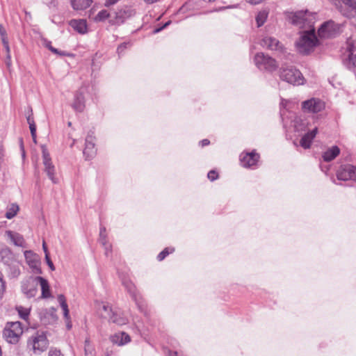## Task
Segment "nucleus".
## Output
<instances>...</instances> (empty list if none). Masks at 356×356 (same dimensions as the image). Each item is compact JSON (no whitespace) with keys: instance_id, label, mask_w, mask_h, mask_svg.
<instances>
[{"instance_id":"1","label":"nucleus","mask_w":356,"mask_h":356,"mask_svg":"<svg viewBox=\"0 0 356 356\" xmlns=\"http://www.w3.org/2000/svg\"><path fill=\"white\" fill-rule=\"evenodd\" d=\"M309 15L308 10L287 13V18L292 24L298 26L300 29L307 28L296 42L298 51L303 55L309 54L312 50V24L308 19Z\"/></svg>"},{"instance_id":"2","label":"nucleus","mask_w":356,"mask_h":356,"mask_svg":"<svg viewBox=\"0 0 356 356\" xmlns=\"http://www.w3.org/2000/svg\"><path fill=\"white\" fill-rule=\"evenodd\" d=\"M339 28L333 20L324 22L318 29L317 33L313 26V52L316 47L323 44V40L334 38L339 33Z\"/></svg>"},{"instance_id":"3","label":"nucleus","mask_w":356,"mask_h":356,"mask_svg":"<svg viewBox=\"0 0 356 356\" xmlns=\"http://www.w3.org/2000/svg\"><path fill=\"white\" fill-rule=\"evenodd\" d=\"M260 44L268 50L274 51L277 56L281 59L291 60V54L286 50V48L275 38L272 36H265L261 41Z\"/></svg>"},{"instance_id":"4","label":"nucleus","mask_w":356,"mask_h":356,"mask_svg":"<svg viewBox=\"0 0 356 356\" xmlns=\"http://www.w3.org/2000/svg\"><path fill=\"white\" fill-rule=\"evenodd\" d=\"M279 72L280 79L290 84L299 86L304 83L305 79L302 73L293 66H282Z\"/></svg>"},{"instance_id":"5","label":"nucleus","mask_w":356,"mask_h":356,"mask_svg":"<svg viewBox=\"0 0 356 356\" xmlns=\"http://www.w3.org/2000/svg\"><path fill=\"white\" fill-rule=\"evenodd\" d=\"M23 334V328L19 321L8 322L3 331V337L10 343H17Z\"/></svg>"},{"instance_id":"6","label":"nucleus","mask_w":356,"mask_h":356,"mask_svg":"<svg viewBox=\"0 0 356 356\" xmlns=\"http://www.w3.org/2000/svg\"><path fill=\"white\" fill-rule=\"evenodd\" d=\"M48 345V339L43 332L35 333L34 335H32L27 341V347L30 350H32L35 355H40L45 351Z\"/></svg>"},{"instance_id":"7","label":"nucleus","mask_w":356,"mask_h":356,"mask_svg":"<svg viewBox=\"0 0 356 356\" xmlns=\"http://www.w3.org/2000/svg\"><path fill=\"white\" fill-rule=\"evenodd\" d=\"M254 61L259 69L269 72L275 71L278 67L275 59L262 52L257 53L254 56Z\"/></svg>"},{"instance_id":"8","label":"nucleus","mask_w":356,"mask_h":356,"mask_svg":"<svg viewBox=\"0 0 356 356\" xmlns=\"http://www.w3.org/2000/svg\"><path fill=\"white\" fill-rule=\"evenodd\" d=\"M336 175L338 180H353L356 182V166L350 164L341 165L337 170Z\"/></svg>"},{"instance_id":"9","label":"nucleus","mask_w":356,"mask_h":356,"mask_svg":"<svg viewBox=\"0 0 356 356\" xmlns=\"http://www.w3.org/2000/svg\"><path fill=\"white\" fill-rule=\"evenodd\" d=\"M38 280L36 277H29L22 282V291L28 298H33L38 293Z\"/></svg>"},{"instance_id":"10","label":"nucleus","mask_w":356,"mask_h":356,"mask_svg":"<svg viewBox=\"0 0 356 356\" xmlns=\"http://www.w3.org/2000/svg\"><path fill=\"white\" fill-rule=\"evenodd\" d=\"M325 108V102L322 99L313 97V124L318 122L320 118H325L327 115L323 111Z\"/></svg>"},{"instance_id":"11","label":"nucleus","mask_w":356,"mask_h":356,"mask_svg":"<svg viewBox=\"0 0 356 356\" xmlns=\"http://www.w3.org/2000/svg\"><path fill=\"white\" fill-rule=\"evenodd\" d=\"M43 164L44 165V171L46 172L48 177L52 181L53 183L57 184L58 180L54 177L55 167L51 161V158L48 152L43 149L42 150Z\"/></svg>"},{"instance_id":"12","label":"nucleus","mask_w":356,"mask_h":356,"mask_svg":"<svg viewBox=\"0 0 356 356\" xmlns=\"http://www.w3.org/2000/svg\"><path fill=\"white\" fill-rule=\"evenodd\" d=\"M26 263L35 274H41L42 270L40 267L38 256L31 250H26L24 252Z\"/></svg>"},{"instance_id":"13","label":"nucleus","mask_w":356,"mask_h":356,"mask_svg":"<svg viewBox=\"0 0 356 356\" xmlns=\"http://www.w3.org/2000/svg\"><path fill=\"white\" fill-rule=\"evenodd\" d=\"M259 155L254 152L246 153L241 156V163L243 167L250 168L254 165L258 161Z\"/></svg>"},{"instance_id":"14","label":"nucleus","mask_w":356,"mask_h":356,"mask_svg":"<svg viewBox=\"0 0 356 356\" xmlns=\"http://www.w3.org/2000/svg\"><path fill=\"white\" fill-rule=\"evenodd\" d=\"M72 107L76 112H83L85 108V98L83 92L77 91L74 95Z\"/></svg>"},{"instance_id":"15","label":"nucleus","mask_w":356,"mask_h":356,"mask_svg":"<svg viewBox=\"0 0 356 356\" xmlns=\"http://www.w3.org/2000/svg\"><path fill=\"white\" fill-rule=\"evenodd\" d=\"M109 321L118 325H123L128 323V319L120 311L110 309Z\"/></svg>"},{"instance_id":"16","label":"nucleus","mask_w":356,"mask_h":356,"mask_svg":"<svg viewBox=\"0 0 356 356\" xmlns=\"http://www.w3.org/2000/svg\"><path fill=\"white\" fill-rule=\"evenodd\" d=\"M6 234L15 245L22 248L25 246L24 238L20 234L10 230H7L6 232Z\"/></svg>"},{"instance_id":"17","label":"nucleus","mask_w":356,"mask_h":356,"mask_svg":"<svg viewBox=\"0 0 356 356\" xmlns=\"http://www.w3.org/2000/svg\"><path fill=\"white\" fill-rule=\"evenodd\" d=\"M339 154L340 148L337 145H333L323 152L322 158L325 162H330L338 156Z\"/></svg>"},{"instance_id":"18","label":"nucleus","mask_w":356,"mask_h":356,"mask_svg":"<svg viewBox=\"0 0 356 356\" xmlns=\"http://www.w3.org/2000/svg\"><path fill=\"white\" fill-rule=\"evenodd\" d=\"M0 257L2 262L6 265H10L14 259L12 251L6 245L0 248Z\"/></svg>"},{"instance_id":"19","label":"nucleus","mask_w":356,"mask_h":356,"mask_svg":"<svg viewBox=\"0 0 356 356\" xmlns=\"http://www.w3.org/2000/svg\"><path fill=\"white\" fill-rule=\"evenodd\" d=\"M58 301L59 302L60 305L62 309L63 310L64 317H65V320L67 321V329L70 330L72 327V324H71L70 321H69V319H70L69 309H68L67 304L66 302L65 297L62 294L59 295L58 296Z\"/></svg>"},{"instance_id":"20","label":"nucleus","mask_w":356,"mask_h":356,"mask_svg":"<svg viewBox=\"0 0 356 356\" xmlns=\"http://www.w3.org/2000/svg\"><path fill=\"white\" fill-rule=\"evenodd\" d=\"M70 25L81 34L87 32V24L85 19H72L70 22Z\"/></svg>"},{"instance_id":"21","label":"nucleus","mask_w":356,"mask_h":356,"mask_svg":"<svg viewBox=\"0 0 356 356\" xmlns=\"http://www.w3.org/2000/svg\"><path fill=\"white\" fill-rule=\"evenodd\" d=\"M36 280H38V284H40L42 290V298H47L51 296L49 285L48 281L42 277L38 276Z\"/></svg>"},{"instance_id":"22","label":"nucleus","mask_w":356,"mask_h":356,"mask_svg":"<svg viewBox=\"0 0 356 356\" xmlns=\"http://www.w3.org/2000/svg\"><path fill=\"white\" fill-rule=\"evenodd\" d=\"M71 5L74 10H82L88 8L92 3V0H70Z\"/></svg>"},{"instance_id":"23","label":"nucleus","mask_w":356,"mask_h":356,"mask_svg":"<svg viewBox=\"0 0 356 356\" xmlns=\"http://www.w3.org/2000/svg\"><path fill=\"white\" fill-rule=\"evenodd\" d=\"M83 153L84 156L86 157V159H91L96 154L95 143H91L90 142V140H88V143H86V146Z\"/></svg>"},{"instance_id":"24","label":"nucleus","mask_w":356,"mask_h":356,"mask_svg":"<svg viewBox=\"0 0 356 356\" xmlns=\"http://www.w3.org/2000/svg\"><path fill=\"white\" fill-rule=\"evenodd\" d=\"M112 341L118 345H124L130 341V337L124 332H121L113 335Z\"/></svg>"},{"instance_id":"25","label":"nucleus","mask_w":356,"mask_h":356,"mask_svg":"<svg viewBox=\"0 0 356 356\" xmlns=\"http://www.w3.org/2000/svg\"><path fill=\"white\" fill-rule=\"evenodd\" d=\"M343 65L350 71L356 70V54L351 56H346L342 60Z\"/></svg>"},{"instance_id":"26","label":"nucleus","mask_w":356,"mask_h":356,"mask_svg":"<svg viewBox=\"0 0 356 356\" xmlns=\"http://www.w3.org/2000/svg\"><path fill=\"white\" fill-rule=\"evenodd\" d=\"M122 283L124 285V286L126 288L127 291L129 293V294L131 296V297L136 300V289L135 285L133 284V282L127 278H122Z\"/></svg>"},{"instance_id":"27","label":"nucleus","mask_w":356,"mask_h":356,"mask_svg":"<svg viewBox=\"0 0 356 356\" xmlns=\"http://www.w3.org/2000/svg\"><path fill=\"white\" fill-rule=\"evenodd\" d=\"M300 145L304 149H309L312 145V131L307 129L300 140Z\"/></svg>"},{"instance_id":"28","label":"nucleus","mask_w":356,"mask_h":356,"mask_svg":"<svg viewBox=\"0 0 356 356\" xmlns=\"http://www.w3.org/2000/svg\"><path fill=\"white\" fill-rule=\"evenodd\" d=\"M19 210V206L16 203H12L7 206L5 217L8 219L13 218Z\"/></svg>"},{"instance_id":"29","label":"nucleus","mask_w":356,"mask_h":356,"mask_svg":"<svg viewBox=\"0 0 356 356\" xmlns=\"http://www.w3.org/2000/svg\"><path fill=\"white\" fill-rule=\"evenodd\" d=\"M346 52L347 53V56H351L353 54H356V45L354 40L351 39L347 40Z\"/></svg>"},{"instance_id":"30","label":"nucleus","mask_w":356,"mask_h":356,"mask_svg":"<svg viewBox=\"0 0 356 356\" xmlns=\"http://www.w3.org/2000/svg\"><path fill=\"white\" fill-rule=\"evenodd\" d=\"M132 10L128 8L120 10L116 13V18L123 22L126 18L129 17L132 15Z\"/></svg>"},{"instance_id":"31","label":"nucleus","mask_w":356,"mask_h":356,"mask_svg":"<svg viewBox=\"0 0 356 356\" xmlns=\"http://www.w3.org/2000/svg\"><path fill=\"white\" fill-rule=\"evenodd\" d=\"M268 12L266 10L260 11L257 14L256 17V22L258 27L261 26L266 22L268 17Z\"/></svg>"},{"instance_id":"32","label":"nucleus","mask_w":356,"mask_h":356,"mask_svg":"<svg viewBox=\"0 0 356 356\" xmlns=\"http://www.w3.org/2000/svg\"><path fill=\"white\" fill-rule=\"evenodd\" d=\"M16 309L22 319L25 321L28 320L30 314V309L23 307L22 306H17Z\"/></svg>"},{"instance_id":"33","label":"nucleus","mask_w":356,"mask_h":356,"mask_svg":"<svg viewBox=\"0 0 356 356\" xmlns=\"http://www.w3.org/2000/svg\"><path fill=\"white\" fill-rule=\"evenodd\" d=\"M85 355L86 356H95V350L92 346L90 345V340L86 339L85 340Z\"/></svg>"},{"instance_id":"34","label":"nucleus","mask_w":356,"mask_h":356,"mask_svg":"<svg viewBox=\"0 0 356 356\" xmlns=\"http://www.w3.org/2000/svg\"><path fill=\"white\" fill-rule=\"evenodd\" d=\"M100 243L104 246L105 249V254L106 256L108 255V252L111 249V245L107 242L106 236H99V239Z\"/></svg>"},{"instance_id":"35","label":"nucleus","mask_w":356,"mask_h":356,"mask_svg":"<svg viewBox=\"0 0 356 356\" xmlns=\"http://www.w3.org/2000/svg\"><path fill=\"white\" fill-rule=\"evenodd\" d=\"M175 251V248H165L162 252H161L158 256H157V259L159 261H162L170 253H172Z\"/></svg>"},{"instance_id":"36","label":"nucleus","mask_w":356,"mask_h":356,"mask_svg":"<svg viewBox=\"0 0 356 356\" xmlns=\"http://www.w3.org/2000/svg\"><path fill=\"white\" fill-rule=\"evenodd\" d=\"M307 125L308 123L302 120H296L295 124L296 130L298 132L301 131H305V128L307 127Z\"/></svg>"},{"instance_id":"37","label":"nucleus","mask_w":356,"mask_h":356,"mask_svg":"<svg viewBox=\"0 0 356 356\" xmlns=\"http://www.w3.org/2000/svg\"><path fill=\"white\" fill-rule=\"evenodd\" d=\"M109 17V14L106 10H101L95 17V21H103Z\"/></svg>"},{"instance_id":"38","label":"nucleus","mask_w":356,"mask_h":356,"mask_svg":"<svg viewBox=\"0 0 356 356\" xmlns=\"http://www.w3.org/2000/svg\"><path fill=\"white\" fill-rule=\"evenodd\" d=\"M130 46H131V43L129 42H123L120 45H119L117 49V52H118V55L120 56L122 54H123L124 51L126 49H127L128 47H129Z\"/></svg>"},{"instance_id":"39","label":"nucleus","mask_w":356,"mask_h":356,"mask_svg":"<svg viewBox=\"0 0 356 356\" xmlns=\"http://www.w3.org/2000/svg\"><path fill=\"white\" fill-rule=\"evenodd\" d=\"M47 356H64V355L59 349L51 347L49 350Z\"/></svg>"},{"instance_id":"40","label":"nucleus","mask_w":356,"mask_h":356,"mask_svg":"<svg viewBox=\"0 0 356 356\" xmlns=\"http://www.w3.org/2000/svg\"><path fill=\"white\" fill-rule=\"evenodd\" d=\"M51 52L56 55H58L60 56H69V57L73 56L72 54L68 53V52H66L64 51H60L55 47H54V49H51Z\"/></svg>"},{"instance_id":"41","label":"nucleus","mask_w":356,"mask_h":356,"mask_svg":"<svg viewBox=\"0 0 356 356\" xmlns=\"http://www.w3.org/2000/svg\"><path fill=\"white\" fill-rule=\"evenodd\" d=\"M6 290V284L3 280V276L1 272H0V299L2 297V295L3 294L4 291Z\"/></svg>"},{"instance_id":"42","label":"nucleus","mask_w":356,"mask_h":356,"mask_svg":"<svg viewBox=\"0 0 356 356\" xmlns=\"http://www.w3.org/2000/svg\"><path fill=\"white\" fill-rule=\"evenodd\" d=\"M302 110L310 112L312 111V99L302 102Z\"/></svg>"},{"instance_id":"43","label":"nucleus","mask_w":356,"mask_h":356,"mask_svg":"<svg viewBox=\"0 0 356 356\" xmlns=\"http://www.w3.org/2000/svg\"><path fill=\"white\" fill-rule=\"evenodd\" d=\"M29 129L31 131V134L33 138V140L34 143H36V126L34 124H29Z\"/></svg>"},{"instance_id":"44","label":"nucleus","mask_w":356,"mask_h":356,"mask_svg":"<svg viewBox=\"0 0 356 356\" xmlns=\"http://www.w3.org/2000/svg\"><path fill=\"white\" fill-rule=\"evenodd\" d=\"M208 179L211 181H214L218 179V173L215 170H211L207 175Z\"/></svg>"},{"instance_id":"45","label":"nucleus","mask_w":356,"mask_h":356,"mask_svg":"<svg viewBox=\"0 0 356 356\" xmlns=\"http://www.w3.org/2000/svg\"><path fill=\"white\" fill-rule=\"evenodd\" d=\"M45 260H46L47 264L49 266V268L51 270H55V267H54V265L53 262L51 261V259H50V257L49 256V253H46Z\"/></svg>"},{"instance_id":"46","label":"nucleus","mask_w":356,"mask_h":356,"mask_svg":"<svg viewBox=\"0 0 356 356\" xmlns=\"http://www.w3.org/2000/svg\"><path fill=\"white\" fill-rule=\"evenodd\" d=\"M171 23L170 21H168L167 22H165L162 26L159 27V28H156L155 29L154 31H153V33H159L160 31H161L163 29H164L165 28H166Z\"/></svg>"},{"instance_id":"47","label":"nucleus","mask_w":356,"mask_h":356,"mask_svg":"<svg viewBox=\"0 0 356 356\" xmlns=\"http://www.w3.org/2000/svg\"><path fill=\"white\" fill-rule=\"evenodd\" d=\"M26 120L29 124L35 123L31 109L30 110L29 115L26 116Z\"/></svg>"},{"instance_id":"48","label":"nucleus","mask_w":356,"mask_h":356,"mask_svg":"<svg viewBox=\"0 0 356 356\" xmlns=\"http://www.w3.org/2000/svg\"><path fill=\"white\" fill-rule=\"evenodd\" d=\"M88 140H90L91 143H95V137L93 136V132L90 131L88 134L86 138V143H88Z\"/></svg>"},{"instance_id":"49","label":"nucleus","mask_w":356,"mask_h":356,"mask_svg":"<svg viewBox=\"0 0 356 356\" xmlns=\"http://www.w3.org/2000/svg\"><path fill=\"white\" fill-rule=\"evenodd\" d=\"M44 45L51 51V49H54V47L51 46V42L47 40H44Z\"/></svg>"},{"instance_id":"50","label":"nucleus","mask_w":356,"mask_h":356,"mask_svg":"<svg viewBox=\"0 0 356 356\" xmlns=\"http://www.w3.org/2000/svg\"><path fill=\"white\" fill-rule=\"evenodd\" d=\"M247 2L250 3L252 5H256L261 3L264 0H246Z\"/></svg>"},{"instance_id":"51","label":"nucleus","mask_w":356,"mask_h":356,"mask_svg":"<svg viewBox=\"0 0 356 356\" xmlns=\"http://www.w3.org/2000/svg\"><path fill=\"white\" fill-rule=\"evenodd\" d=\"M117 1H118V0H106V2H105V6H109L111 5H113Z\"/></svg>"},{"instance_id":"52","label":"nucleus","mask_w":356,"mask_h":356,"mask_svg":"<svg viewBox=\"0 0 356 356\" xmlns=\"http://www.w3.org/2000/svg\"><path fill=\"white\" fill-rule=\"evenodd\" d=\"M102 309H104V311L108 312V316L111 315L110 309H112L110 308L108 305H104L102 307Z\"/></svg>"},{"instance_id":"53","label":"nucleus","mask_w":356,"mask_h":356,"mask_svg":"<svg viewBox=\"0 0 356 356\" xmlns=\"http://www.w3.org/2000/svg\"><path fill=\"white\" fill-rule=\"evenodd\" d=\"M0 35L1 37L6 35V29L3 28V26L2 25H0Z\"/></svg>"},{"instance_id":"54","label":"nucleus","mask_w":356,"mask_h":356,"mask_svg":"<svg viewBox=\"0 0 356 356\" xmlns=\"http://www.w3.org/2000/svg\"><path fill=\"white\" fill-rule=\"evenodd\" d=\"M106 236V227H102L100 228L99 236Z\"/></svg>"},{"instance_id":"55","label":"nucleus","mask_w":356,"mask_h":356,"mask_svg":"<svg viewBox=\"0 0 356 356\" xmlns=\"http://www.w3.org/2000/svg\"><path fill=\"white\" fill-rule=\"evenodd\" d=\"M200 145L204 147L209 144V140L208 139H204L200 142Z\"/></svg>"},{"instance_id":"56","label":"nucleus","mask_w":356,"mask_h":356,"mask_svg":"<svg viewBox=\"0 0 356 356\" xmlns=\"http://www.w3.org/2000/svg\"><path fill=\"white\" fill-rule=\"evenodd\" d=\"M320 166L321 168V170L323 171H324L325 172H327L329 170V169H330L328 165H323L322 164H321Z\"/></svg>"},{"instance_id":"57","label":"nucleus","mask_w":356,"mask_h":356,"mask_svg":"<svg viewBox=\"0 0 356 356\" xmlns=\"http://www.w3.org/2000/svg\"><path fill=\"white\" fill-rule=\"evenodd\" d=\"M1 40H2L3 46H6L8 44V41L6 35L1 37Z\"/></svg>"},{"instance_id":"58","label":"nucleus","mask_w":356,"mask_h":356,"mask_svg":"<svg viewBox=\"0 0 356 356\" xmlns=\"http://www.w3.org/2000/svg\"><path fill=\"white\" fill-rule=\"evenodd\" d=\"M318 132V129L317 127L313 128V140L315 138Z\"/></svg>"},{"instance_id":"59","label":"nucleus","mask_w":356,"mask_h":356,"mask_svg":"<svg viewBox=\"0 0 356 356\" xmlns=\"http://www.w3.org/2000/svg\"><path fill=\"white\" fill-rule=\"evenodd\" d=\"M20 274V271L18 268L13 269V276L17 277Z\"/></svg>"},{"instance_id":"60","label":"nucleus","mask_w":356,"mask_h":356,"mask_svg":"<svg viewBox=\"0 0 356 356\" xmlns=\"http://www.w3.org/2000/svg\"><path fill=\"white\" fill-rule=\"evenodd\" d=\"M19 143H20L21 149H22V156H25V152H24V145H23V140H22V138L19 139Z\"/></svg>"},{"instance_id":"61","label":"nucleus","mask_w":356,"mask_h":356,"mask_svg":"<svg viewBox=\"0 0 356 356\" xmlns=\"http://www.w3.org/2000/svg\"><path fill=\"white\" fill-rule=\"evenodd\" d=\"M3 47L6 49V52L8 53V56H7L8 59L10 60V54H9V52H10L9 45L8 44L6 46H3Z\"/></svg>"},{"instance_id":"62","label":"nucleus","mask_w":356,"mask_h":356,"mask_svg":"<svg viewBox=\"0 0 356 356\" xmlns=\"http://www.w3.org/2000/svg\"><path fill=\"white\" fill-rule=\"evenodd\" d=\"M168 356H179L177 352H172L171 350H168Z\"/></svg>"},{"instance_id":"63","label":"nucleus","mask_w":356,"mask_h":356,"mask_svg":"<svg viewBox=\"0 0 356 356\" xmlns=\"http://www.w3.org/2000/svg\"><path fill=\"white\" fill-rule=\"evenodd\" d=\"M42 248H43V250H44V252H45V254L48 253L47 248L46 247L44 243H43Z\"/></svg>"},{"instance_id":"64","label":"nucleus","mask_w":356,"mask_h":356,"mask_svg":"<svg viewBox=\"0 0 356 356\" xmlns=\"http://www.w3.org/2000/svg\"><path fill=\"white\" fill-rule=\"evenodd\" d=\"M286 102H287L286 100L282 99V104L284 105V104H286Z\"/></svg>"}]
</instances>
